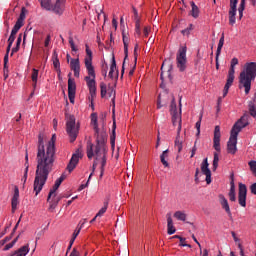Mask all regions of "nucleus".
I'll use <instances>...</instances> for the list:
<instances>
[{
	"mask_svg": "<svg viewBox=\"0 0 256 256\" xmlns=\"http://www.w3.org/2000/svg\"><path fill=\"white\" fill-rule=\"evenodd\" d=\"M24 23H25V22H24L23 20L17 19V21H16L14 27H16V29H21V27H23Z\"/></svg>",
	"mask_w": 256,
	"mask_h": 256,
	"instance_id": "53",
	"label": "nucleus"
},
{
	"mask_svg": "<svg viewBox=\"0 0 256 256\" xmlns=\"http://www.w3.org/2000/svg\"><path fill=\"white\" fill-rule=\"evenodd\" d=\"M83 225H85V223H83L80 227L78 226L74 233L72 234V239H77V237L79 236V233H81V229L83 228Z\"/></svg>",
	"mask_w": 256,
	"mask_h": 256,
	"instance_id": "47",
	"label": "nucleus"
},
{
	"mask_svg": "<svg viewBox=\"0 0 256 256\" xmlns=\"http://www.w3.org/2000/svg\"><path fill=\"white\" fill-rule=\"evenodd\" d=\"M85 47H86V57L84 59V63H85L86 71L87 73H90L91 75H93V69H95V67H93V51H91V49L89 48V44H86Z\"/></svg>",
	"mask_w": 256,
	"mask_h": 256,
	"instance_id": "11",
	"label": "nucleus"
},
{
	"mask_svg": "<svg viewBox=\"0 0 256 256\" xmlns=\"http://www.w3.org/2000/svg\"><path fill=\"white\" fill-rule=\"evenodd\" d=\"M38 78H39V70L33 68L32 75H31L32 83H37Z\"/></svg>",
	"mask_w": 256,
	"mask_h": 256,
	"instance_id": "42",
	"label": "nucleus"
},
{
	"mask_svg": "<svg viewBox=\"0 0 256 256\" xmlns=\"http://www.w3.org/2000/svg\"><path fill=\"white\" fill-rule=\"evenodd\" d=\"M25 165H26V168H25V173H24V183L25 181H27V173H29V154L26 152V155H25Z\"/></svg>",
	"mask_w": 256,
	"mask_h": 256,
	"instance_id": "39",
	"label": "nucleus"
},
{
	"mask_svg": "<svg viewBox=\"0 0 256 256\" xmlns=\"http://www.w3.org/2000/svg\"><path fill=\"white\" fill-rule=\"evenodd\" d=\"M248 109H249V114L251 115V117H256V104H255V98L253 99V101H250L248 104Z\"/></svg>",
	"mask_w": 256,
	"mask_h": 256,
	"instance_id": "34",
	"label": "nucleus"
},
{
	"mask_svg": "<svg viewBox=\"0 0 256 256\" xmlns=\"http://www.w3.org/2000/svg\"><path fill=\"white\" fill-rule=\"evenodd\" d=\"M107 207H109V198L104 201V206L98 211L96 217H103L107 213Z\"/></svg>",
	"mask_w": 256,
	"mask_h": 256,
	"instance_id": "33",
	"label": "nucleus"
},
{
	"mask_svg": "<svg viewBox=\"0 0 256 256\" xmlns=\"http://www.w3.org/2000/svg\"><path fill=\"white\" fill-rule=\"evenodd\" d=\"M97 113L91 114V123L93 125L96 137L95 147H105L107 143V132L105 130L99 129V123L97 122Z\"/></svg>",
	"mask_w": 256,
	"mask_h": 256,
	"instance_id": "6",
	"label": "nucleus"
},
{
	"mask_svg": "<svg viewBox=\"0 0 256 256\" xmlns=\"http://www.w3.org/2000/svg\"><path fill=\"white\" fill-rule=\"evenodd\" d=\"M135 33L138 37H141V20L135 21Z\"/></svg>",
	"mask_w": 256,
	"mask_h": 256,
	"instance_id": "43",
	"label": "nucleus"
},
{
	"mask_svg": "<svg viewBox=\"0 0 256 256\" xmlns=\"http://www.w3.org/2000/svg\"><path fill=\"white\" fill-rule=\"evenodd\" d=\"M52 61H53L54 68H55L57 71H61V70H60L61 63L59 62V56H58L56 50H54V52H53Z\"/></svg>",
	"mask_w": 256,
	"mask_h": 256,
	"instance_id": "29",
	"label": "nucleus"
},
{
	"mask_svg": "<svg viewBox=\"0 0 256 256\" xmlns=\"http://www.w3.org/2000/svg\"><path fill=\"white\" fill-rule=\"evenodd\" d=\"M223 45H225V34L222 33V36L219 40L217 51H216V61L219 59V55H221V49H223Z\"/></svg>",
	"mask_w": 256,
	"mask_h": 256,
	"instance_id": "28",
	"label": "nucleus"
},
{
	"mask_svg": "<svg viewBox=\"0 0 256 256\" xmlns=\"http://www.w3.org/2000/svg\"><path fill=\"white\" fill-rule=\"evenodd\" d=\"M190 5L192 7V10H191V15L192 17H194V19H197V17H199V7H197L195 5V2H190Z\"/></svg>",
	"mask_w": 256,
	"mask_h": 256,
	"instance_id": "37",
	"label": "nucleus"
},
{
	"mask_svg": "<svg viewBox=\"0 0 256 256\" xmlns=\"http://www.w3.org/2000/svg\"><path fill=\"white\" fill-rule=\"evenodd\" d=\"M48 203H50L49 210L53 211L57 208V205H59V200H49Z\"/></svg>",
	"mask_w": 256,
	"mask_h": 256,
	"instance_id": "44",
	"label": "nucleus"
},
{
	"mask_svg": "<svg viewBox=\"0 0 256 256\" xmlns=\"http://www.w3.org/2000/svg\"><path fill=\"white\" fill-rule=\"evenodd\" d=\"M67 179V175L62 174L56 181L55 184L53 186V188L50 190L49 194H48V198L47 201H49L51 199V197H57V189H59V187H61V183H63V180Z\"/></svg>",
	"mask_w": 256,
	"mask_h": 256,
	"instance_id": "17",
	"label": "nucleus"
},
{
	"mask_svg": "<svg viewBox=\"0 0 256 256\" xmlns=\"http://www.w3.org/2000/svg\"><path fill=\"white\" fill-rule=\"evenodd\" d=\"M237 3H239V0H230V10H229L230 25H234L236 23L235 16L237 15Z\"/></svg>",
	"mask_w": 256,
	"mask_h": 256,
	"instance_id": "16",
	"label": "nucleus"
},
{
	"mask_svg": "<svg viewBox=\"0 0 256 256\" xmlns=\"http://www.w3.org/2000/svg\"><path fill=\"white\" fill-rule=\"evenodd\" d=\"M170 239H179L180 243H183V241H185V238L179 236V235H175L170 237Z\"/></svg>",
	"mask_w": 256,
	"mask_h": 256,
	"instance_id": "63",
	"label": "nucleus"
},
{
	"mask_svg": "<svg viewBox=\"0 0 256 256\" xmlns=\"http://www.w3.org/2000/svg\"><path fill=\"white\" fill-rule=\"evenodd\" d=\"M219 167V154L217 152L214 153V159L212 164L213 171H217V168Z\"/></svg>",
	"mask_w": 256,
	"mask_h": 256,
	"instance_id": "38",
	"label": "nucleus"
},
{
	"mask_svg": "<svg viewBox=\"0 0 256 256\" xmlns=\"http://www.w3.org/2000/svg\"><path fill=\"white\" fill-rule=\"evenodd\" d=\"M177 67L183 72L187 69V47H180L176 56Z\"/></svg>",
	"mask_w": 256,
	"mask_h": 256,
	"instance_id": "8",
	"label": "nucleus"
},
{
	"mask_svg": "<svg viewBox=\"0 0 256 256\" xmlns=\"http://www.w3.org/2000/svg\"><path fill=\"white\" fill-rule=\"evenodd\" d=\"M218 197H219V202H220L222 209H224V211L227 213L228 217H230V219H232L233 214L231 213V208L229 207V202L227 201V198H225V196L223 194H220Z\"/></svg>",
	"mask_w": 256,
	"mask_h": 256,
	"instance_id": "19",
	"label": "nucleus"
},
{
	"mask_svg": "<svg viewBox=\"0 0 256 256\" xmlns=\"http://www.w3.org/2000/svg\"><path fill=\"white\" fill-rule=\"evenodd\" d=\"M239 134L237 132H232L230 134L229 141L227 143V149L228 153H231V155H235L237 153V137Z\"/></svg>",
	"mask_w": 256,
	"mask_h": 256,
	"instance_id": "14",
	"label": "nucleus"
},
{
	"mask_svg": "<svg viewBox=\"0 0 256 256\" xmlns=\"http://www.w3.org/2000/svg\"><path fill=\"white\" fill-rule=\"evenodd\" d=\"M249 125V114L244 113L243 116L234 124L231 131L232 133H241V129H245Z\"/></svg>",
	"mask_w": 256,
	"mask_h": 256,
	"instance_id": "9",
	"label": "nucleus"
},
{
	"mask_svg": "<svg viewBox=\"0 0 256 256\" xmlns=\"http://www.w3.org/2000/svg\"><path fill=\"white\" fill-rule=\"evenodd\" d=\"M213 147L215 151L221 153V128L219 126L214 128Z\"/></svg>",
	"mask_w": 256,
	"mask_h": 256,
	"instance_id": "15",
	"label": "nucleus"
},
{
	"mask_svg": "<svg viewBox=\"0 0 256 256\" xmlns=\"http://www.w3.org/2000/svg\"><path fill=\"white\" fill-rule=\"evenodd\" d=\"M79 159H81V156L79 155V150L74 153L66 167L67 171L71 173L76 167L77 163H79Z\"/></svg>",
	"mask_w": 256,
	"mask_h": 256,
	"instance_id": "18",
	"label": "nucleus"
},
{
	"mask_svg": "<svg viewBox=\"0 0 256 256\" xmlns=\"http://www.w3.org/2000/svg\"><path fill=\"white\" fill-rule=\"evenodd\" d=\"M252 195H256V182L250 186Z\"/></svg>",
	"mask_w": 256,
	"mask_h": 256,
	"instance_id": "60",
	"label": "nucleus"
},
{
	"mask_svg": "<svg viewBox=\"0 0 256 256\" xmlns=\"http://www.w3.org/2000/svg\"><path fill=\"white\" fill-rule=\"evenodd\" d=\"M174 217L175 219H177V221H187V214L185 213V211H176L174 213Z\"/></svg>",
	"mask_w": 256,
	"mask_h": 256,
	"instance_id": "31",
	"label": "nucleus"
},
{
	"mask_svg": "<svg viewBox=\"0 0 256 256\" xmlns=\"http://www.w3.org/2000/svg\"><path fill=\"white\" fill-rule=\"evenodd\" d=\"M181 98L179 101V111H177V102H175V98L172 99L171 105H170V113L172 115V124L174 127L178 125L177 128V136L175 139V147L178 149V153H181L183 151V139H181Z\"/></svg>",
	"mask_w": 256,
	"mask_h": 256,
	"instance_id": "3",
	"label": "nucleus"
},
{
	"mask_svg": "<svg viewBox=\"0 0 256 256\" xmlns=\"http://www.w3.org/2000/svg\"><path fill=\"white\" fill-rule=\"evenodd\" d=\"M12 205V213H15L17 211V206L19 205V187L14 186V195L11 200Z\"/></svg>",
	"mask_w": 256,
	"mask_h": 256,
	"instance_id": "22",
	"label": "nucleus"
},
{
	"mask_svg": "<svg viewBox=\"0 0 256 256\" xmlns=\"http://www.w3.org/2000/svg\"><path fill=\"white\" fill-rule=\"evenodd\" d=\"M100 89H101V97L103 98L107 95V84H105V82H101Z\"/></svg>",
	"mask_w": 256,
	"mask_h": 256,
	"instance_id": "45",
	"label": "nucleus"
},
{
	"mask_svg": "<svg viewBox=\"0 0 256 256\" xmlns=\"http://www.w3.org/2000/svg\"><path fill=\"white\" fill-rule=\"evenodd\" d=\"M14 246L15 242H11L4 247V251H9V249H13Z\"/></svg>",
	"mask_w": 256,
	"mask_h": 256,
	"instance_id": "58",
	"label": "nucleus"
},
{
	"mask_svg": "<svg viewBox=\"0 0 256 256\" xmlns=\"http://www.w3.org/2000/svg\"><path fill=\"white\" fill-rule=\"evenodd\" d=\"M112 135L110 137L111 145L112 147L115 146V129H117V124L115 123V120L113 121V126H112Z\"/></svg>",
	"mask_w": 256,
	"mask_h": 256,
	"instance_id": "41",
	"label": "nucleus"
},
{
	"mask_svg": "<svg viewBox=\"0 0 256 256\" xmlns=\"http://www.w3.org/2000/svg\"><path fill=\"white\" fill-rule=\"evenodd\" d=\"M172 70H173V62L171 61V59L165 60L161 66V71H162L160 75L161 81H165V75L166 77H168L169 81H171Z\"/></svg>",
	"mask_w": 256,
	"mask_h": 256,
	"instance_id": "10",
	"label": "nucleus"
},
{
	"mask_svg": "<svg viewBox=\"0 0 256 256\" xmlns=\"http://www.w3.org/2000/svg\"><path fill=\"white\" fill-rule=\"evenodd\" d=\"M193 29V24H190L188 28L181 31L182 35H189Z\"/></svg>",
	"mask_w": 256,
	"mask_h": 256,
	"instance_id": "51",
	"label": "nucleus"
},
{
	"mask_svg": "<svg viewBox=\"0 0 256 256\" xmlns=\"http://www.w3.org/2000/svg\"><path fill=\"white\" fill-rule=\"evenodd\" d=\"M89 93H90L92 99H95V97L97 95V88H90Z\"/></svg>",
	"mask_w": 256,
	"mask_h": 256,
	"instance_id": "55",
	"label": "nucleus"
},
{
	"mask_svg": "<svg viewBox=\"0 0 256 256\" xmlns=\"http://www.w3.org/2000/svg\"><path fill=\"white\" fill-rule=\"evenodd\" d=\"M239 65V59L237 58H233L231 60V65H230V69L228 71V78L230 79H235V66Z\"/></svg>",
	"mask_w": 256,
	"mask_h": 256,
	"instance_id": "26",
	"label": "nucleus"
},
{
	"mask_svg": "<svg viewBox=\"0 0 256 256\" xmlns=\"http://www.w3.org/2000/svg\"><path fill=\"white\" fill-rule=\"evenodd\" d=\"M49 43H51V36L48 35L45 39L44 46L49 47Z\"/></svg>",
	"mask_w": 256,
	"mask_h": 256,
	"instance_id": "61",
	"label": "nucleus"
},
{
	"mask_svg": "<svg viewBox=\"0 0 256 256\" xmlns=\"http://www.w3.org/2000/svg\"><path fill=\"white\" fill-rule=\"evenodd\" d=\"M233 81H235V79L227 77V81L223 90V97H227V93H229V89L231 88V85H233Z\"/></svg>",
	"mask_w": 256,
	"mask_h": 256,
	"instance_id": "30",
	"label": "nucleus"
},
{
	"mask_svg": "<svg viewBox=\"0 0 256 256\" xmlns=\"http://www.w3.org/2000/svg\"><path fill=\"white\" fill-rule=\"evenodd\" d=\"M70 68L72 71H76L78 69H81V63L79 62V58L70 60Z\"/></svg>",
	"mask_w": 256,
	"mask_h": 256,
	"instance_id": "32",
	"label": "nucleus"
},
{
	"mask_svg": "<svg viewBox=\"0 0 256 256\" xmlns=\"http://www.w3.org/2000/svg\"><path fill=\"white\" fill-rule=\"evenodd\" d=\"M70 256H79V251L74 248L73 251L70 253Z\"/></svg>",
	"mask_w": 256,
	"mask_h": 256,
	"instance_id": "64",
	"label": "nucleus"
},
{
	"mask_svg": "<svg viewBox=\"0 0 256 256\" xmlns=\"http://www.w3.org/2000/svg\"><path fill=\"white\" fill-rule=\"evenodd\" d=\"M201 171H202L203 175H205L207 173H211V170L209 169V162H208L207 158H205L203 160V162L201 163Z\"/></svg>",
	"mask_w": 256,
	"mask_h": 256,
	"instance_id": "35",
	"label": "nucleus"
},
{
	"mask_svg": "<svg viewBox=\"0 0 256 256\" xmlns=\"http://www.w3.org/2000/svg\"><path fill=\"white\" fill-rule=\"evenodd\" d=\"M149 31H151V29L149 27H144L143 29V34H144V37H149Z\"/></svg>",
	"mask_w": 256,
	"mask_h": 256,
	"instance_id": "59",
	"label": "nucleus"
},
{
	"mask_svg": "<svg viewBox=\"0 0 256 256\" xmlns=\"http://www.w3.org/2000/svg\"><path fill=\"white\" fill-rule=\"evenodd\" d=\"M123 43H124V62L122 66V75L125 73V61H127V57H129V38L125 35V32L122 33Z\"/></svg>",
	"mask_w": 256,
	"mask_h": 256,
	"instance_id": "20",
	"label": "nucleus"
},
{
	"mask_svg": "<svg viewBox=\"0 0 256 256\" xmlns=\"http://www.w3.org/2000/svg\"><path fill=\"white\" fill-rule=\"evenodd\" d=\"M68 98L70 103H75V93L77 91V84L75 83V79L71 78V73L68 74Z\"/></svg>",
	"mask_w": 256,
	"mask_h": 256,
	"instance_id": "12",
	"label": "nucleus"
},
{
	"mask_svg": "<svg viewBox=\"0 0 256 256\" xmlns=\"http://www.w3.org/2000/svg\"><path fill=\"white\" fill-rule=\"evenodd\" d=\"M41 7L46 11H52L55 15H63L65 11V0H40Z\"/></svg>",
	"mask_w": 256,
	"mask_h": 256,
	"instance_id": "5",
	"label": "nucleus"
},
{
	"mask_svg": "<svg viewBox=\"0 0 256 256\" xmlns=\"http://www.w3.org/2000/svg\"><path fill=\"white\" fill-rule=\"evenodd\" d=\"M109 77L110 79H115V77H119V71L117 70V62L115 61V56L112 57V64L110 66Z\"/></svg>",
	"mask_w": 256,
	"mask_h": 256,
	"instance_id": "24",
	"label": "nucleus"
},
{
	"mask_svg": "<svg viewBox=\"0 0 256 256\" xmlns=\"http://www.w3.org/2000/svg\"><path fill=\"white\" fill-rule=\"evenodd\" d=\"M23 40L22 38V34H20L17 38V41H16V47L12 48V52H11V57H13V55H15V53H17L21 47V41Z\"/></svg>",
	"mask_w": 256,
	"mask_h": 256,
	"instance_id": "36",
	"label": "nucleus"
},
{
	"mask_svg": "<svg viewBox=\"0 0 256 256\" xmlns=\"http://www.w3.org/2000/svg\"><path fill=\"white\" fill-rule=\"evenodd\" d=\"M43 235H44L43 230L39 231V232L36 234V243H37V241H39V239H41V237H43Z\"/></svg>",
	"mask_w": 256,
	"mask_h": 256,
	"instance_id": "62",
	"label": "nucleus"
},
{
	"mask_svg": "<svg viewBox=\"0 0 256 256\" xmlns=\"http://www.w3.org/2000/svg\"><path fill=\"white\" fill-rule=\"evenodd\" d=\"M7 56H4V79L9 78V66L7 65Z\"/></svg>",
	"mask_w": 256,
	"mask_h": 256,
	"instance_id": "40",
	"label": "nucleus"
},
{
	"mask_svg": "<svg viewBox=\"0 0 256 256\" xmlns=\"http://www.w3.org/2000/svg\"><path fill=\"white\" fill-rule=\"evenodd\" d=\"M167 219V233L168 235H173L177 232V229H175V226L173 225V218L171 217V213L166 214Z\"/></svg>",
	"mask_w": 256,
	"mask_h": 256,
	"instance_id": "23",
	"label": "nucleus"
},
{
	"mask_svg": "<svg viewBox=\"0 0 256 256\" xmlns=\"http://www.w3.org/2000/svg\"><path fill=\"white\" fill-rule=\"evenodd\" d=\"M238 203L241 207H247V186L239 183Z\"/></svg>",
	"mask_w": 256,
	"mask_h": 256,
	"instance_id": "13",
	"label": "nucleus"
},
{
	"mask_svg": "<svg viewBox=\"0 0 256 256\" xmlns=\"http://www.w3.org/2000/svg\"><path fill=\"white\" fill-rule=\"evenodd\" d=\"M160 160H161L162 165H164V167H169V162H167V160H165V154L160 155Z\"/></svg>",
	"mask_w": 256,
	"mask_h": 256,
	"instance_id": "52",
	"label": "nucleus"
},
{
	"mask_svg": "<svg viewBox=\"0 0 256 256\" xmlns=\"http://www.w3.org/2000/svg\"><path fill=\"white\" fill-rule=\"evenodd\" d=\"M87 157L88 159H93V157H96V161H101L100 177H103V173H105V165H107V146L95 147L91 141H88Z\"/></svg>",
	"mask_w": 256,
	"mask_h": 256,
	"instance_id": "4",
	"label": "nucleus"
},
{
	"mask_svg": "<svg viewBox=\"0 0 256 256\" xmlns=\"http://www.w3.org/2000/svg\"><path fill=\"white\" fill-rule=\"evenodd\" d=\"M66 131L70 137V143H73L77 139V135H79V126L75 123V116H69L66 122Z\"/></svg>",
	"mask_w": 256,
	"mask_h": 256,
	"instance_id": "7",
	"label": "nucleus"
},
{
	"mask_svg": "<svg viewBox=\"0 0 256 256\" xmlns=\"http://www.w3.org/2000/svg\"><path fill=\"white\" fill-rule=\"evenodd\" d=\"M97 156H95V161L93 162V166H92V173L89 175V179H91V177H93V173H95V169H97Z\"/></svg>",
	"mask_w": 256,
	"mask_h": 256,
	"instance_id": "50",
	"label": "nucleus"
},
{
	"mask_svg": "<svg viewBox=\"0 0 256 256\" xmlns=\"http://www.w3.org/2000/svg\"><path fill=\"white\" fill-rule=\"evenodd\" d=\"M256 62H248L245 64L243 71L239 76V89H245V94L249 95L251 91V81H255Z\"/></svg>",
	"mask_w": 256,
	"mask_h": 256,
	"instance_id": "2",
	"label": "nucleus"
},
{
	"mask_svg": "<svg viewBox=\"0 0 256 256\" xmlns=\"http://www.w3.org/2000/svg\"><path fill=\"white\" fill-rule=\"evenodd\" d=\"M201 119H203V116H200L199 120L196 122V129H197V135L201 134Z\"/></svg>",
	"mask_w": 256,
	"mask_h": 256,
	"instance_id": "48",
	"label": "nucleus"
},
{
	"mask_svg": "<svg viewBox=\"0 0 256 256\" xmlns=\"http://www.w3.org/2000/svg\"><path fill=\"white\" fill-rule=\"evenodd\" d=\"M88 75L89 76H86L84 78V80L87 83L88 89H95V88H97L96 82H95V77H96V75H95V68H93V74H90V72H88Z\"/></svg>",
	"mask_w": 256,
	"mask_h": 256,
	"instance_id": "21",
	"label": "nucleus"
},
{
	"mask_svg": "<svg viewBox=\"0 0 256 256\" xmlns=\"http://www.w3.org/2000/svg\"><path fill=\"white\" fill-rule=\"evenodd\" d=\"M69 44H70V47H71L72 51H75V52L78 51L77 47L75 46V42L73 41V37L72 36L69 37Z\"/></svg>",
	"mask_w": 256,
	"mask_h": 256,
	"instance_id": "49",
	"label": "nucleus"
},
{
	"mask_svg": "<svg viewBox=\"0 0 256 256\" xmlns=\"http://www.w3.org/2000/svg\"><path fill=\"white\" fill-rule=\"evenodd\" d=\"M132 10H133V13H134V20L135 21L140 20L139 19V12L137 11V8L133 7Z\"/></svg>",
	"mask_w": 256,
	"mask_h": 256,
	"instance_id": "57",
	"label": "nucleus"
},
{
	"mask_svg": "<svg viewBox=\"0 0 256 256\" xmlns=\"http://www.w3.org/2000/svg\"><path fill=\"white\" fill-rule=\"evenodd\" d=\"M57 137L52 135L51 140L48 142L46 151L45 144L43 142V134L38 136V151L36 156L37 167L36 175L34 179V191L35 195H39L43 191V187L49 179V173L53 171V165L55 163V140Z\"/></svg>",
	"mask_w": 256,
	"mask_h": 256,
	"instance_id": "1",
	"label": "nucleus"
},
{
	"mask_svg": "<svg viewBox=\"0 0 256 256\" xmlns=\"http://www.w3.org/2000/svg\"><path fill=\"white\" fill-rule=\"evenodd\" d=\"M231 177H232V180L230 182V191L228 193V197L230 201L235 202L237 201V196L235 194V180L233 179V174Z\"/></svg>",
	"mask_w": 256,
	"mask_h": 256,
	"instance_id": "25",
	"label": "nucleus"
},
{
	"mask_svg": "<svg viewBox=\"0 0 256 256\" xmlns=\"http://www.w3.org/2000/svg\"><path fill=\"white\" fill-rule=\"evenodd\" d=\"M195 153H197V141H195L194 146L191 150V156H190L191 159H193V157H195Z\"/></svg>",
	"mask_w": 256,
	"mask_h": 256,
	"instance_id": "54",
	"label": "nucleus"
},
{
	"mask_svg": "<svg viewBox=\"0 0 256 256\" xmlns=\"http://www.w3.org/2000/svg\"><path fill=\"white\" fill-rule=\"evenodd\" d=\"M206 176V183L207 185H211V172H208L206 174H204Z\"/></svg>",
	"mask_w": 256,
	"mask_h": 256,
	"instance_id": "56",
	"label": "nucleus"
},
{
	"mask_svg": "<svg viewBox=\"0 0 256 256\" xmlns=\"http://www.w3.org/2000/svg\"><path fill=\"white\" fill-rule=\"evenodd\" d=\"M26 15H27V8L22 7L21 13H20V15H19V17H18V20L25 22V17H26Z\"/></svg>",
	"mask_w": 256,
	"mask_h": 256,
	"instance_id": "46",
	"label": "nucleus"
},
{
	"mask_svg": "<svg viewBox=\"0 0 256 256\" xmlns=\"http://www.w3.org/2000/svg\"><path fill=\"white\" fill-rule=\"evenodd\" d=\"M29 253V244L20 247L18 250L14 251L10 256H27Z\"/></svg>",
	"mask_w": 256,
	"mask_h": 256,
	"instance_id": "27",
	"label": "nucleus"
}]
</instances>
